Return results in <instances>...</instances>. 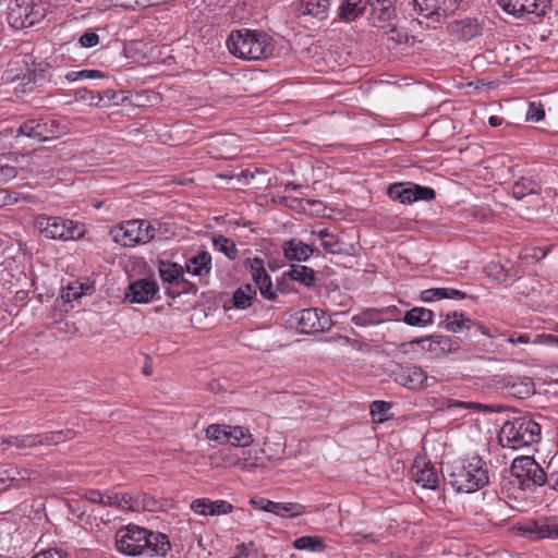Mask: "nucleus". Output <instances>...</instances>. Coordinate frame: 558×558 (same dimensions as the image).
Here are the masks:
<instances>
[{
    "label": "nucleus",
    "mask_w": 558,
    "mask_h": 558,
    "mask_svg": "<svg viewBox=\"0 0 558 558\" xmlns=\"http://www.w3.org/2000/svg\"><path fill=\"white\" fill-rule=\"evenodd\" d=\"M159 291V287L155 280L137 279L130 283L125 292V298L131 303H149Z\"/></svg>",
    "instance_id": "nucleus-21"
},
{
    "label": "nucleus",
    "mask_w": 558,
    "mask_h": 558,
    "mask_svg": "<svg viewBox=\"0 0 558 558\" xmlns=\"http://www.w3.org/2000/svg\"><path fill=\"white\" fill-rule=\"evenodd\" d=\"M228 438V444L235 447H247L254 441L250 429L243 426L230 425Z\"/></svg>",
    "instance_id": "nucleus-38"
},
{
    "label": "nucleus",
    "mask_w": 558,
    "mask_h": 558,
    "mask_svg": "<svg viewBox=\"0 0 558 558\" xmlns=\"http://www.w3.org/2000/svg\"><path fill=\"white\" fill-rule=\"evenodd\" d=\"M532 343L558 347V337L555 335L541 333L535 336Z\"/></svg>",
    "instance_id": "nucleus-55"
},
{
    "label": "nucleus",
    "mask_w": 558,
    "mask_h": 558,
    "mask_svg": "<svg viewBox=\"0 0 558 558\" xmlns=\"http://www.w3.org/2000/svg\"><path fill=\"white\" fill-rule=\"evenodd\" d=\"M499 7L517 17L534 16L541 19L550 8V0H498Z\"/></svg>",
    "instance_id": "nucleus-13"
},
{
    "label": "nucleus",
    "mask_w": 558,
    "mask_h": 558,
    "mask_svg": "<svg viewBox=\"0 0 558 558\" xmlns=\"http://www.w3.org/2000/svg\"><path fill=\"white\" fill-rule=\"evenodd\" d=\"M211 255L207 251H198L185 262L186 271L196 277H206L211 271Z\"/></svg>",
    "instance_id": "nucleus-27"
},
{
    "label": "nucleus",
    "mask_w": 558,
    "mask_h": 558,
    "mask_svg": "<svg viewBox=\"0 0 558 558\" xmlns=\"http://www.w3.org/2000/svg\"><path fill=\"white\" fill-rule=\"evenodd\" d=\"M447 287L430 288L421 292V300L425 303H430L442 299H447Z\"/></svg>",
    "instance_id": "nucleus-52"
},
{
    "label": "nucleus",
    "mask_w": 558,
    "mask_h": 558,
    "mask_svg": "<svg viewBox=\"0 0 558 558\" xmlns=\"http://www.w3.org/2000/svg\"><path fill=\"white\" fill-rule=\"evenodd\" d=\"M440 317L442 318L440 325L447 331L457 333L463 330L470 331L474 329L476 332H480L484 336L494 337V335L489 333L487 327H485L481 323L472 320L462 312H448L447 314H441Z\"/></svg>",
    "instance_id": "nucleus-17"
},
{
    "label": "nucleus",
    "mask_w": 558,
    "mask_h": 558,
    "mask_svg": "<svg viewBox=\"0 0 558 558\" xmlns=\"http://www.w3.org/2000/svg\"><path fill=\"white\" fill-rule=\"evenodd\" d=\"M390 409V402L383 400L373 401L369 407L371 416L375 422L383 423L388 420V412Z\"/></svg>",
    "instance_id": "nucleus-45"
},
{
    "label": "nucleus",
    "mask_w": 558,
    "mask_h": 558,
    "mask_svg": "<svg viewBox=\"0 0 558 558\" xmlns=\"http://www.w3.org/2000/svg\"><path fill=\"white\" fill-rule=\"evenodd\" d=\"M396 0H366V5L371 8V14L374 19L387 22L396 16Z\"/></svg>",
    "instance_id": "nucleus-31"
},
{
    "label": "nucleus",
    "mask_w": 558,
    "mask_h": 558,
    "mask_svg": "<svg viewBox=\"0 0 558 558\" xmlns=\"http://www.w3.org/2000/svg\"><path fill=\"white\" fill-rule=\"evenodd\" d=\"M460 0H437V20H441L453 14L459 8Z\"/></svg>",
    "instance_id": "nucleus-49"
},
{
    "label": "nucleus",
    "mask_w": 558,
    "mask_h": 558,
    "mask_svg": "<svg viewBox=\"0 0 558 558\" xmlns=\"http://www.w3.org/2000/svg\"><path fill=\"white\" fill-rule=\"evenodd\" d=\"M85 497L90 502L104 505V493L100 490L90 489L86 492Z\"/></svg>",
    "instance_id": "nucleus-60"
},
{
    "label": "nucleus",
    "mask_w": 558,
    "mask_h": 558,
    "mask_svg": "<svg viewBox=\"0 0 558 558\" xmlns=\"http://www.w3.org/2000/svg\"><path fill=\"white\" fill-rule=\"evenodd\" d=\"M38 232L50 240L75 241L84 236L85 225L61 216L38 215L34 220Z\"/></svg>",
    "instance_id": "nucleus-4"
},
{
    "label": "nucleus",
    "mask_w": 558,
    "mask_h": 558,
    "mask_svg": "<svg viewBox=\"0 0 558 558\" xmlns=\"http://www.w3.org/2000/svg\"><path fill=\"white\" fill-rule=\"evenodd\" d=\"M366 8V0H342L338 8L337 20L351 23L361 17Z\"/></svg>",
    "instance_id": "nucleus-28"
},
{
    "label": "nucleus",
    "mask_w": 558,
    "mask_h": 558,
    "mask_svg": "<svg viewBox=\"0 0 558 558\" xmlns=\"http://www.w3.org/2000/svg\"><path fill=\"white\" fill-rule=\"evenodd\" d=\"M298 325L303 333H312L329 329L332 322L325 315L324 311L310 307L300 311Z\"/></svg>",
    "instance_id": "nucleus-18"
},
{
    "label": "nucleus",
    "mask_w": 558,
    "mask_h": 558,
    "mask_svg": "<svg viewBox=\"0 0 558 558\" xmlns=\"http://www.w3.org/2000/svg\"><path fill=\"white\" fill-rule=\"evenodd\" d=\"M256 299V289L250 284L239 287L233 293V305L235 308L245 310L250 307Z\"/></svg>",
    "instance_id": "nucleus-34"
},
{
    "label": "nucleus",
    "mask_w": 558,
    "mask_h": 558,
    "mask_svg": "<svg viewBox=\"0 0 558 558\" xmlns=\"http://www.w3.org/2000/svg\"><path fill=\"white\" fill-rule=\"evenodd\" d=\"M244 267L250 270L254 281V288L258 289L260 294L267 300H275L276 290L272 287L271 278L265 268V262L260 257L246 258Z\"/></svg>",
    "instance_id": "nucleus-15"
},
{
    "label": "nucleus",
    "mask_w": 558,
    "mask_h": 558,
    "mask_svg": "<svg viewBox=\"0 0 558 558\" xmlns=\"http://www.w3.org/2000/svg\"><path fill=\"white\" fill-rule=\"evenodd\" d=\"M46 7L35 0H11L9 3L8 23L16 29L32 27L46 16Z\"/></svg>",
    "instance_id": "nucleus-6"
},
{
    "label": "nucleus",
    "mask_w": 558,
    "mask_h": 558,
    "mask_svg": "<svg viewBox=\"0 0 558 558\" xmlns=\"http://www.w3.org/2000/svg\"><path fill=\"white\" fill-rule=\"evenodd\" d=\"M424 342L428 343L426 350L433 353L436 357L454 353L460 349L459 340L457 338H452L446 335L425 336L418 339H414L412 341V343L416 344H421ZM423 348L425 349L424 345Z\"/></svg>",
    "instance_id": "nucleus-19"
},
{
    "label": "nucleus",
    "mask_w": 558,
    "mask_h": 558,
    "mask_svg": "<svg viewBox=\"0 0 558 558\" xmlns=\"http://www.w3.org/2000/svg\"><path fill=\"white\" fill-rule=\"evenodd\" d=\"M68 132V126L51 116L28 119L16 129L15 137H27L35 142H46L60 137Z\"/></svg>",
    "instance_id": "nucleus-5"
},
{
    "label": "nucleus",
    "mask_w": 558,
    "mask_h": 558,
    "mask_svg": "<svg viewBox=\"0 0 558 558\" xmlns=\"http://www.w3.org/2000/svg\"><path fill=\"white\" fill-rule=\"evenodd\" d=\"M391 378L398 385L410 390H420L437 384V378L428 376L425 371L414 364L398 365L391 371Z\"/></svg>",
    "instance_id": "nucleus-9"
},
{
    "label": "nucleus",
    "mask_w": 558,
    "mask_h": 558,
    "mask_svg": "<svg viewBox=\"0 0 558 558\" xmlns=\"http://www.w3.org/2000/svg\"><path fill=\"white\" fill-rule=\"evenodd\" d=\"M444 407L448 411H452V412H460V411H464V410H473V411H480V412L488 411V407L483 403L466 402V401H460V400H454V399H446L444 401Z\"/></svg>",
    "instance_id": "nucleus-42"
},
{
    "label": "nucleus",
    "mask_w": 558,
    "mask_h": 558,
    "mask_svg": "<svg viewBox=\"0 0 558 558\" xmlns=\"http://www.w3.org/2000/svg\"><path fill=\"white\" fill-rule=\"evenodd\" d=\"M99 41V36L95 32H85L80 38V45L85 48H92Z\"/></svg>",
    "instance_id": "nucleus-56"
},
{
    "label": "nucleus",
    "mask_w": 558,
    "mask_h": 558,
    "mask_svg": "<svg viewBox=\"0 0 558 558\" xmlns=\"http://www.w3.org/2000/svg\"><path fill=\"white\" fill-rule=\"evenodd\" d=\"M166 293L172 299L181 294H196L197 287L193 282L185 279L182 272L173 287H166Z\"/></svg>",
    "instance_id": "nucleus-40"
},
{
    "label": "nucleus",
    "mask_w": 558,
    "mask_h": 558,
    "mask_svg": "<svg viewBox=\"0 0 558 558\" xmlns=\"http://www.w3.org/2000/svg\"><path fill=\"white\" fill-rule=\"evenodd\" d=\"M251 505L256 509L270 512L282 518H294L305 512V507L298 502H275L265 498L252 499Z\"/></svg>",
    "instance_id": "nucleus-20"
},
{
    "label": "nucleus",
    "mask_w": 558,
    "mask_h": 558,
    "mask_svg": "<svg viewBox=\"0 0 558 558\" xmlns=\"http://www.w3.org/2000/svg\"><path fill=\"white\" fill-rule=\"evenodd\" d=\"M144 537L146 529L135 524H129L120 529L116 534L117 549L128 556H141L143 553Z\"/></svg>",
    "instance_id": "nucleus-12"
},
{
    "label": "nucleus",
    "mask_w": 558,
    "mask_h": 558,
    "mask_svg": "<svg viewBox=\"0 0 558 558\" xmlns=\"http://www.w3.org/2000/svg\"><path fill=\"white\" fill-rule=\"evenodd\" d=\"M444 478L454 492L471 494L489 483V470L480 456H472L448 462Z\"/></svg>",
    "instance_id": "nucleus-1"
},
{
    "label": "nucleus",
    "mask_w": 558,
    "mask_h": 558,
    "mask_svg": "<svg viewBox=\"0 0 558 558\" xmlns=\"http://www.w3.org/2000/svg\"><path fill=\"white\" fill-rule=\"evenodd\" d=\"M153 223L145 219H133L120 223L110 230L114 242L133 247L154 241Z\"/></svg>",
    "instance_id": "nucleus-7"
},
{
    "label": "nucleus",
    "mask_w": 558,
    "mask_h": 558,
    "mask_svg": "<svg viewBox=\"0 0 558 558\" xmlns=\"http://www.w3.org/2000/svg\"><path fill=\"white\" fill-rule=\"evenodd\" d=\"M119 504V493L104 494V506H116Z\"/></svg>",
    "instance_id": "nucleus-62"
},
{
    "label": "nucleus",
    "mask_w": 558,
    "mask_h": 558,
    "mask_svg": "<svg viewBox=\"0 0 558 558\" xmlns=\"http://www.w3.org/2000/svg\"><path fill=\"white\" fill-rule=\"evenodd\" d=\"M142 556L146 557H165L171 549L168 535L154 532L146 529V537H144Z\"/></svg>",
    "instance_id": "nucleus-23"
},
{
    "label": "nucleus",
    "mask_w": 558,
    "mask_h": 558,
    "mask_svg": "<svg viewBox=\"0 0 558 558\" xmlns=\"http://www.w3.org/2000/svg\"><path fill=\"white\" fill-rule=\"evenodd\" d=\"M154 240L156 241H166L172 238L174 232V225L170 222H156L153 225Z\"/></svg>",
    "instance_id": "nucleus-48"
},
{
    "label": "nucleus",
    "mask_w": 558,
    "mask_h": 558,
    "mask_svg": "<svg viewBox=\"0 0 558 558\" xmlns=\"http://www.w3.org/2000/svg\"><path fill=\"white\" fill-rule=\"evenodd\" d=\"M183 271V267L177 263L160 260L158 263V272L163 283L167 287H173L178 278Z\"/></svg>",
    "instance_id": "nucleus-35"
},
{
    "label": "nucleus",
    "mask_w": 558,
    "mask_h": 558,
    "mask_svg": "<svg viewBox=\"0 0 558 558\" xmlns=\"http://www.w3.org/2000/svg\"><path fill=\"white\" fill-rule=\"evenodd\" d=\"M412 476L416 484L423 488L436 489L439 477L435 466L424 458H416L412 465Z\"/></svg>",
    "instance_id": "nucleus-22"
},
{
    "label": "nucleus",
    "mask_w": 558,
    "mask_h": 558,
    "mask_svg": "<svg viewBox=\"0 0 558 558\" xmlns=\"http://www.w3.org/2000/svg\"><path fill=\"white\" fill-rule=\"evenodd\" d=\"M402 320L409 326L423 328L433 324L434 313L425 307H413L404 313Z\"/></svg>",
    "instance_id": "nucleus-32"
},
{
    "label": "nucleus",
    "mask_w": 558,
    "mask_h": 558,
    "mask_svg": "<svg viewBox=\"0 0 558 558\" xmlns=\"http://www.w3.org/2000/svg\"><path fill=\"white\" fill-rule=\"evenodd\" d=\"M13 161L9 157L0 158V183L9 182L16 177L17 169Z\"/></svg>",
    "instance_id": "nucleus-46"
},
{
    "label": "nucleus",
    "mask_w": 558,
    "mask_h": 558,
    "mask_svg": "<svg viewBox=\"0 0 558 558\" xmlns=\"http://www.w3.org/2000/svg\"><path fill=\"white\" fill-rule=\"evenodd\" d=\"M105 74L99 70H80V71H70L65 74V78L69 82H76L80 80H96L104 78Z\"/></svg>",
    "instance_id": "nucleus-50"
},
{
    "label": "nucleus",
    "mask_w": 558,
    "mask_h": 558,
    "mask_svg": "<svg viewBox=\"0 0 558 558\" xmlns=\"http://www.w3.org/2000/svg\"><path fill=\"white\" fill-rule=\"evenodd\" d=\"M119 508L129 509L132 511H137L142 507L138 497H133L130 494H121L119 493Z\"/></svg>",
    "instance_id": "nucleus-53"
},
{
    "label": "nucleus",
    "mask_w": 558,
    "mask_h": 558,
    "mask_svg": "<svg viewBox=\"0 0 558 558\" xmlns=\"http://www.w3.org/2000/svg\"><path fill=\"white\" fill-rule=\"evenodd\" d=\"M192 509L201 515H219L232 511V505L226 500L211 501L207 498H199L192 502Z\"/></svg>",
    "instance_id": "nucleus-24"
},
{
    "label": "nucleus",
    "mask_w": 558,
    "mask_h": 558,
    "mask_svg": "<svg viewBox=\"0 0 558 558\" xmlns=\"http://www.w3.org/2000/svg\"><path fill=\"white\" fill-rule=\"evenodd\" d=\"M413 8L417 14L438 23L437 0H413Z\"/></svg>",
    "instance_id": "nucleus-41"
},
{
    "label": "nucleus",
    "mask_w": 558,
    "mask_h": 558,
    "mask_svg": "<svg viewBox=\"0 0 558 558\" xmlns=\"http://www.w3.org/2000/svg\"><path fill=\"white\" fill-rule=\"evenodd\" d=\"M288 275L292 280L299 281L306 287L313 286L316 279L315 271L303 265H292Z\"/></svg>",
    "instance_id": "nucleus-39"
},
{
    "label": "nucleus",
    "mask_w": 558,
    "mask_h": 558,
    "mask_svg": "<svg viewBox=\"0 0 558 558\" xmlns=\"http://www.w3.org/2000/svg\"><path fill=\"white\" fill-rule=\"evenodd\" d=\"M34 558H64L62 551L51 548L41 553H38Z\"/></svg>",
    "instance_id": "nucleus-61"
},
{
    "label": "nucleus",
    "mask_w": 558,
    "mask_h": 558,
    "mask_svg": "<svg viewBox=\"0 0 558 558\" xmlns=\"http://www.w3.org/2000/svg\"><path fill=\"white\" fill-rule=\"evenodd\" d=\"M230 425L211 424L206 428V437L219 444H228Z\"/></svg>",
    "instance_id": "nucleus-44"
},
{
    "label": "nucleus",
    "mask_w": 558,
    "mask_h": 558,
    "mask_svg": "<svg viewBox=\"0 0 558 558\" xmlns=\"http://www.w3.org/2000/svg\"><path fill=\"white\" fill-rule=\"evenodd\" d=\"M450 32L463 41H469L478 36L482 27L477 20L465 17L460 21H454L450 24Z\"/></svg>",
    "instance_id": "nucleus-29"
},
{
    "label": "nucleus",
    "mask_w": 558,
    "mask_h": 558,
    "mask_svg": "<svg viewBox=\"0 0 558 558\" xmlns=\"http://www.w3.org/2000/svg\"><path fill=\"white\" fill-rule=\"evenodd\" d=\"M329 8V0H301L298 5V14L300 16L308 15L323 21L328 17Z\"/></svg>",
    "instance_id": "nucleus-30"
},
{
    "label": "nucleus",
    "mask_w": 558,
    "mask_h": 558,
    "mask_svg": "<svg viewBox=\"0 0 558 558\" xmlns=\"http://www.w3.org/2000/svg\"><path fill=\"white\" fill-rule=\"evenodd\" d=\"M517 530L531 541L558 539V522L548 518L527 521L518 525Z\"/></svg>",
    "instance_id": "nucleus-16"
},
{
    "label": "nucleus",
    "mask_w": 558,
    "mask_h": 558,
    "mask_svg": "<svg viewBox=\"0 0 558 558\" xmlns=\"http://www.w3.org/2000/svg\"><path fill=\"white\" fill-rule=\"evenodd\" d=\"M387 194L392 201L400 202L401 204H413L420 201L430 202L436 197L434 189L412 182L390 184Z\"/></svg>",
    "instance_id": "nucleus-10"
},
{
    "label": "nucleus",
    "mask_w": 558,
    "mask_h": 558,
    "mask_svg": "<svg viewBox=\"0 0 558 558\" xmlns=\"http://www.w3.org/2000/svg\"><path fill=\"white\" fill-rule=\"evenodd\" d=\"M116 5L125 8V9H136L140 5V0H114Z\"/></svg>",
    "instance_id": "nucleus-63"
},
{
    "label": "nucleus",
    "mask_w": 558,
    "mask_h": 558,
    "mask_svg": "<svg viewBox=\"0 0 558 558\" xmlns=\"http://www.w3.org/2000/svg\"><path fill=\"white\" fill-rule=\"evenodd\" d=\"M502 447L513 450L530 447L541 439V426L529 416L506 421L498 434Z\"/></svg>",
    "instance_id": "nucleus-3"
},
{
    "label": "nucleus",
    "mask_w": 558,
    "mask_h": 558,
    "mask_svg": "<svg viewBox=\"0 0 558 558\" xmlns=\"http://www.w3.org/2000/svg\"><path fill=\"white\" fill-rule=\"evenodd\" d=\"M77 95L80 99L88 101L89 105L98 106L102 100V97L99 94L95 95L93 92H88L87 89L78 90Z\"/></svg>",
    "instance_id": "nucleus-58"
},
{
    "label": "nucleus",
    "mask_w": 558,
    "mask_h": 558,
    "mask_svg": "<svg viewBox=\"0 0 558 558\" xmlns=\"http://www.w3.org/2000/svg\"><path fill=\"white\" fill-rule=\"evenodd\" d=\"M74 436L75 432L73 429L68 428L35 435L29 434L9 436L1 440V444H4V446H13L16 448H32L36 446L58 445L60 442L74 438Z\"/></svg>",
    "instance_id": "nucleus-8"
},
{
    "label": "nucleus",
    "mask_w": 558,
    "mask_h": 558,
    "mask_svg": "<svg viewBox=\"0 0 558 558\" xmlns=\"http://www.w3.org/2000/svg\"><path fill=\"white\" fill-rule=\"evenodd\" d=\"M447 292H448L447 299L463 300L466 298V294L463 291L454 289V288H447Z\"/></svg>",
    "instance_id": "nucleus-64"
},
{
    "label": "nucleus",
    "mask_w": 558,
    "mask_h": 558,
    "mask_svg": "<svg viewBox=\"0 0 558 558\" xmlns=\"http://www.w3.org/2000/svg\"><path fill=\"white\" fill-rule=\"evenodd\" d=\"M231 54L243 60H262L272 53L270 36L246 28L232 31L226 41Z\"/></svg>",
    "instance_id": "nucleus-2"
},
{
    "label": "nucleus",
    "mask_w": 558,
    "mask_h": 558,
    "mask_svg": "<svg viewBox=\"0 0 558 558\" xmlns=\"http://www.w3.org/2000/svg\"><path fill=\"white\" fill-rule=\"evenodd\" d=\"M81 290H82V287L77 288V287H74V286L70 284L64 290V292L62 294V299L65 302L76 301V300H78L83 295V292Z\"/></svg>",
    "instance_id": "nucleus-57"
},
{
    "label": "nucleus",
    "mask_w": 558,
    "mask_h": 558,
    "mask_svg": "<svg viewBox=\"0 0 558 558\" xmlns=\"http://www.w3.org/2000/svg\"><path fill=\"white\" fill-rule=\"evenodd\" d=\"M512 473L519 480V484L524 488L542 486L547 481V475L542 466L531 457L514 459L512 463Z\"/></svg>",
    "instance_id": "nucleus-11"
},
{
    "label": "nucleus",
    "mask_w": 558,
    "mask_h": 558,
    "mask_svg": "<svg viewBox=\"0 0 558 558\" xmlns=\"http://www.w3.org/2000/svg\"><path fill=\"white\" fill-rule=\"evenodd\" d=\"M283 255L289 260L306 262L315 253L316 248L298 239H291L282 245Z\"/></svg>",
    "instance_id": "nucleus-25"
},
{
    "label": "nucleus",
    "mask_w": 558,
    "mask_h": 558,
    "mask_svg": "<svg viewBox=\"0 0 558 558\" xmlns=\"http://www.w3.org/2000/svg\"><path fill=\"white\" fill-rule=\"evenodd\" d=\"M545 118V109L539 100L529 102L525 120L529 122H539Z\"/></svg>",
    "instance_id": "nucleus-51"
},
{
    "label": "nucleus",
    "mask_w": 558,
    "mask_h": 558,
    "mask_svg": "<svg viewBox=\"0 0 558 558\" xmlns=\"http://www.w3.org/2000/svg\"><path fill=\"white\" fill-rule=\"evenodd\" d=\"M214 250L222 253L230 260H234L238 256L236 244L229 238L222 234H216L211 238Z\"/></svg>",
    "instance_id": "nucleus-37"
},
{
    "label": "nucleus",
    "mask_w": 558,
    "mask_h": 558,
    "mask_svg": "<svg viewBox=\"0 0 558 558\" xmlns=\"http://www.w3.org/2000/svg\"><path fill=\"white\" fill-rule=\"evenodd\" d=\"M537 192V184L529 178H521L512 186V195L517 199L535 194Z\"/></svg>",
    "instance_id": "nucleus-43"
},
{
    "label": "nucleus",
    "mask_w": 558,
    "mask_h": 558,
    "mask_svg": "<svg viewBox=\"0 0 558 558\" xmlns=\"http://www.w3.org/2000/svg\"><path fill=\"white\" fill-rule=\"evenodd\" d=\"M34 472L27 469H17V468H0V482L4 484L9 482V485L4 488L11 486H19L20 483H24L32 480V475Z\"/></svg>",
    "instance_id": "nucleus-33"
},
{
    "label": "nucleus",
    "mask_w": 558,
    "mask_h": 558,
    "mask_svg": "<svg viewBox=\"0 0 558 558\" xmlns=\"http://www.w3.org/2000/svg\"><path fill=\"white\" fill-rule=\"evenodd\" d=\"M293 547L298 550H307L312 553H323L326 549V544L320 536L305 535L296 538L293 542Z\"/></svg>",
    "instance_id": "nucleus-36"
},
{
    "label": "nucleus",
    "mask_w": 558,
    "mask_h": 558,
    "mask_svg": "<svg viewBox=\"0 0 558 558\" xmlns=\"http://www.w3.org/2000/svg\"><path fill=\"white\" fill-rule=\"evenodd\" d=\"M322 246L327 254L342 255L347 253L344 243L333 233L322 242Z\"/></svg>",
    "instance_id": "nucleus-47"
},
{
    "label": "nucleus",
    "mask_w": 558,
    "mask_h": 558,
    "mask_svg": "<svg viewBox=\"0 0 558 558\" xmlns=\"http://www.w3.org/2000/svg\"><path fill=\"white\" fill-rule=\"evenodd\" d=\"M401 311L395 306L368 307L352 316L351 322L359 327H369L387 322L400 320Z\"/></svg>",
    "instance_id": "nucleus-14"
},
{
    "label": "nucleus",
    "mask_w": 558,
    "mask_h": 558,
    "mask_svg": "<svg viewBox=\"0 0 558 558\" xmlns=\"http://www.w3.org/2000/svg\"><path fill=\"white\" fill-rule=\"evenodd\" d=\"M506 341L511 343V344H527V343H532V340L530 339V336L527 333H518V332H513V333L509 335L506 338Z\"/></svg>",
    "instance_id": "nucleus-59"
},
{
    "label": "nucleus",
    "mask_w": 558,
    "mask_h": 558,
    "mask_svg": "<svg viewBox=\"0 0 558 558\" xmlns=\"http://www.w3.org/2000/svg\"><path fill=\"white\" fill-rule=\"evenodd\" d=\"M504 389L510 396L524 399L534 393L535 386L531 377H509L504 385Z\"/></svg>",
    "instance_id": "nucleus-26"
},
{
    "label": "nucleus",
    "mask_w": 558,
    "mask_h": 558,
    "mask_svg": "<svg viewBox=\"0 0 558 558\" xmlns=\"http://www.w3.org/2000/svg\"><path fill=\"white\" fill-rule=\"evenodd\" d=\"M19 202V194L8 189H0V207L16 204Z\"/></svg>",
    "instance_id": "nucleus-54"
}]
</instances>
